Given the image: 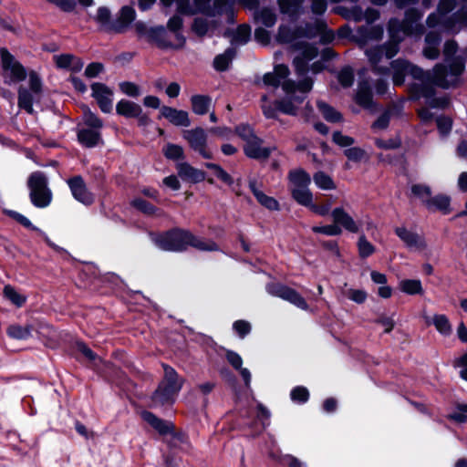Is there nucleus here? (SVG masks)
<instances>
[{
  "mask_svg": "<svg viewBox=\"0 0 467 467\" xmlns=\"http://www.w3.org/2000/svg\"><path fill=\"white\" fill-rule=\"evenodd\" d=\"M457 50L458 45L455 41H446L443 47L444 61L436 64L432 70H423L407 60H393L390 65L394 84H403L405 77L410 75L415 79L410 87L415 99H424L431 109H446L450 101L446 97H436V87L448 89L459 83L465 63L461 56H456Z\"/></svg>",
  "mask_w": 467,
  "mask_h": 467,
  "instance_id": "f257e3e1",
  "label": "nucleus"
},
{
  "mask_svg": "<svg viewBox=\"0 0 467 467\" xmlns=\"http://www.w3.org/2000/svg\"><path fill=\"white\" fill-rule=\"evenodd\" d=\"M318 56V49L311 44H303L301 53L294 58V66L298 77L302 78L298 82L288 79L289 68L283 64L276 65L274 72L264 75L263 82L265 86L278 88L282 86L285 97L275 100L273 104L267 103V96H262V110L265 118L276 119L277 112L290 116H297L298 106L304 102L307 93L313 88V80L305 77L308 70V63Z\"/></svg>",
  "mask_w": 467,
  "mask_h": 467,
  "instance_id": "f03ea898",
  "label": "nucleus"
},
{
  "mask_svg": "<svg viewBox=\"0 0 467 467\" xmlns=\"http://www.w3.org/2000/svg\"><path fill=\"white\" fill-rule=\"evenodd\" d=\"M423 12L416 7H410L405 11L404 18H391L388 24L390 40L380 46H376L366 50V55L372 66L373 71L380 76L388 75L389 68L386 64L400 49V43L405 36H411L420 37L425 33V26L421 23Z\"/></svg>",
  "mask_w": 467,
  "mask_h": 467,
  "instance_id": "7ed1b4c3",
  "label": "nucleus"
},
{
  "mask_svg": "<svg viewBox=\"0 0 467 467\" xmlns=\"http://www.w3.org/2000/svg\"><path fill=\"white\" fill-rule=\"evenodd\" d=\"M157 247L164 251L182 252L188 245L200 251H218V245L212 240H205L193 235L192 233L181 229H172L163 234L151 236Z\"/></svg>",
  "mask_w": 467,
  "mask_h": 467,
  "instance_id": "20e7f679",
  "label": "nucleus"
},
{
  "mask_svg": "<svg viewBox=\"0 0 467 467\" xmlns=\"http://www.w3.org/2000/svg\"><path fill=\"white\" fill-rule=\"evenodd\" d=\"M162 368L164 370L163 379L151 397L154 406L172 404L183 384V379L178 375L172 367L162 364Z\"/></svg>",
  "mask_w": 467,
  "mask_h": 467,
  "instance_id": "39448f33",
  "label": "nucleus"
},
{
  "mask_svg": "<svg viewBox=\"0 0 467 467\" xmlns=\"http://www.w3.org/2000/svg\"><path fill=\"white\" fill-rule=\"evenodd\" d=\"M29 198L36 208H46L52 201V192L48 188V181L42 171H34L27 180Z\"/></svg>",
  "mask_w": 467,
  "mask_h": 467,
  "instance_id": "423d86ee",
  "label": "nucleus"
},
{
  "mask_svg": "<svg viewBox=\"0 0 467 467\" xmlns=\"http://www.w3.org/2000/svg\"><path fill=\"white\" fill-rule=\"evenodd\" d=\"M29 88L21 86L18 88L17 104L18 107L26 110L28 114L35 112L33 105L40 101L42 95V81L37 73L31 71L29 73Z\"/></svg>",
  "mask_w": 467,
  "mask_h": 467,
  "instance_id": "0eeeda50",
  "label": "nucleus"
},
{
  "mask_svg": "<svg viewBox=\"0 0 467 467\" xmlns=\"http://www.w3.org/2000/svg\"><path fill=\"white\" fill-rule=\"evenodd\" d=\"M426 26L430 28L440 26L443 30L455 32L467 26V6L463 5L450 17L441 16L437 11L432 12L427 16Z\"/></svg>",
  "mask_w": 467,
  "mask_h": 467,
  "instance_id": "6e6552de",
  "label": "nucleus"
},
{
  "mask_svg": "<svg viewBox=\"0 0 467 467\" xmlns=\"http://www.w3.org/2000/svg\"><path fill=\"white\" fill-rule=\"evenodd\" d=\"M0 57L5 83L12 85L26 78L25 67L6 48L0 49Z\"/></svg>",
  "mask_w": 467,
  "mask_h": 467,
  "instance_id": "1a4fd4ad",
  "label": "nucleus"
},
{
  "mask_svg": "<svg viewBox=\"0 0 467 467\" xmlns=\"http://www.w3.org/2000/svg\"><path fill=\"white\" fill-rule=\"evenodd\" d=\"M365 18L368 25L358 26L356 31V37L360 43H366L368 40H378L383 36V27L381 26L371 25L375 20L379 17V11L368 8L365 12Z\"/></svg>",
  "mask_w": 467,
  "mask_h": 467,
  "instance_id": "9d476101",
  "label": "nucleus"
},
{
  "mask_svg": "<svg viewBox=\"0 0 467 467\" xmlns=\"http://www.w3.org/2000/svg\"><path fill=\"white\" fill-rule=\"evenodd\" d=\"M266 292L289 302L302 310H307L308 305L296 290L280 283H269L265 285Z\"/></svg>",
  "mask_w": 467,
  "mask_h": 467,
  "instance_id": "9b49d317",
  "label": "nucleus"
},
{
  "mask_svg": "<svg viewBox=\"0 0 467 467\" xmlns=\"http://www.w3.org/2000/svg\"><path fill=\"white\" fill-rule=\"evenodd\" d=\"M183 138L188 141L190 147L202 158H213V153L207 149V135L202 128L184 130Z\"/></svg>",
  "mask_w": 467,
  "mask_h": 467,
  "instance_id": "f8f14e48",
  "label": "nucleus"
},
{
  "mask_svg": "<svg viewBox=\"0 0 467 467\" xmlns=\"http://www.w3.org/2000/svg\"><path fill=\"white\" fill-rule=\"evenodd\" d=\"M67 183L75 200L87 206L94 202V195L88 190L80 175L69 178Z\"/></svg>",
  "mask_w": 467,
  "mask_h": 467,
  "instance_id": "ddd939ff",
  "label": "nucleus"
},
{
  "mask_svg": "<svg viewBox=\"0 0 467 467\" xmlns=\"http://www.w3.org/2000/svg\"><path fill=\"white\" fill-rule=\"evenodd\" d=\"M91 96L96 99L100 110L109 113L113 108V91L103 83L95 82L91 85Z\"/></svg>",
  "mask_w": 467,
  "mask_h": 467,
  "instance_id": "4468645a",
  "label": "nucleus"
},
{
  "mask_svg": "<svg viewBox=\"0 0 467 467\" xmlns=\"http://www.w3.org/2000/svg\"><path fill=\"white\" fill-rule=\"evenodd\" d=\"M395 234L410 251L420 252L427 247L424 238L416 232L405 227H396Z\"/></svg>",
  "mask_w": 467,
  "mask_h": 467,
  "instance_id": "2eb2a0df",
  "label": "nucleus"
},
{
  "mask_svg": "<svg viewBox=\"0 0 467 467\" xmlns=\"http://www.w3.org/2000/svg\"><path fill=\"white\" fill-rule=\"evenodd\" d=\"M304 0H277V5L282 15L295 23L306 13Z\"/></svg>",
  "mask_w": 467,
  "mask_h": 467,
  "instance_id": "dca6fc26",
  "label": "nucleus"
},
{
  "mask_svg": "<svg viewBox=\"0 0 467 467\" xmlns=\"http://www.w3.org/2000/svg\"><path fill=\"white\" fill-rule=\"evenodd\" d=\"M333 223L341 229L356 234L359 232V224L348 213L343 207H336L330 213Z\"/></svg>",
  "mask_w": 467,
  "mask_h": 467,
  "instance_id": "f3484780",
  "label": "nucleus"
},
{
  "mask_svg": "<svg viewBox=\"0 0 467 467\" xmlns=\"http://www.w3.org/2000/svg\"><path fill=\"white\" fill-rule=\"evenodd\" d=\"M135 18V10L131 6L125 5L120 9L119 16L109 26V31L122 33L130 26Z\"/></svg>",
  "mask_w": 467,
  "mask_h": 467,
  "instance_id": "a211bd4d",
  "label": "nucleus"
},
{
  "mask_svg": "<svg viewBox=\"0 0 467 467\" xmlns=\"http://www.w3.org/2000/svg\"><path fill=\"white\" fill-rule=\"evenodd\" d=\"M355 99L359 106L366 109L373 110L375 109L372 86L369 80L364 79L359 81Z\"/></svg>",
  "mask_w": 467,
  "mask_h": 467,
  "instance_id": "6ab92c4d",
  "label": "nucleus"
},
{
  "mask_svg": "<svg viewBox=\"0 0 467 467\" xmlns=\"http://www.w3.org/2000/svg\"><path fill=\"white\" fill-rule=\"evenodd\" d=\"M263 140L259 137H255L244 146V154L254 160H266L272 152V149L269 147H263Z\"/></svg>",
  "mask_w": 467,
  "mask_h": 467,
  "instance_id": "aec40b11",
  "label": "nucleus"
},
{
  "mask_svg": "<svg viewBox=\"0 0 467 467\" xmlns=\"http://www.w3.org/2000/svg\"><path fill=\"white\" fill-rule=\"evenodd\" d=\"M161 114L175 126L189 127L191 125L189 114L185 110L162 106L161 108Z\"/></svg>",
  "mask_w": 467,
  "mask_h": 467,
  "instance_id": "412c9836",
  "label": "nucleus"
},
{
  "mask_svg": "<svg viewBox=\"0 0 467 467\" xmlns=\"http://www.w3.org/2000/svg\"><path fill=\"white\" fill-rule=\"evenodd\" d=\"M141 417L161 435H166L171 433L173 434L174 437L176 436L175 433L173 432L174 426L171 421L160 419L150 411H143L141 413Z\"/></svg>",
  "mask_w": 467,
  "mask_h": 467,
  "instance_id": "4be33fe9",
  "label": "nucleus"
},
{
  "mask_svg": "<svg viewBox=\"0 0 467 467\" xmlns=\"http://www.w3.org/2000/svg\"><path fill=\"white\" fill-rule=\"evenodd\" d=\"M8 214H9L10 217L15 219L16 222L21 223L23 226H25L26 228H29V229H32L34 231H36L39 234V235H41L43 237V239L46 242V244L49 247L54 249L55 251H57V252H66L64 248H62V247L57 245L56 244H54L49 239V237L47 236V234L45 232L40 230L38 227L33 225L32 223L30 222V220L28 218H26V216H24L23 214H21V213H17L16 211H9Z\"/></svg>",
  "mask_w": 467,
  "mask_h": 467,
  "instance_id": "5701e85b",
  "label": "nucleus"
},
{
  "mask_svg": "<svg viewBox=\"0 0 467 467\" xmlns=\"http://www.w3.org/2000/svg\"><path fill=\"white\" fill-rule=\"evenodd\" d=\"M441 36L439 33L431 31L425 36V47L423 48V56L434 60L440 56V45Z\"/></svg>",
  "mask_w": 467,
  "mask_h": 467,
  "instance_id": "b1692460",
  "label": "nucleus"
},
{
  "mask_svg": "<svg viewBox=\"0 0 467 467\" xmlns=\"http://www.w3.org/2000/svg\"><path fill=\"white\" fill-rule=\"evenodd\" d=\"M179 176L184 180L193 183L202 182L205 179L204 171L198 170L186 162L177 165Z\"/></svg>",
  "mask_w": 467,
  "mask_h": 467,
  "instance_id": "393cba45",
  "label": "nucleus"
},
{
  "mask_svg": "<svg viewBox=\"0 0 467 467\" xmlns=\"http://www.w3.org/2000/svg\"><path fill=\"white\" fill-rule=\"evenodd\" d=\"M299 38H314L326 28V23L323 20L317 19L315 22H305L297 25Z\"/></svg>",
  "mask_w": 467,
  "mask_h": 467,
  "instance_id": "a878e982",
  "label": "nucleus"
},
{
  "mask_svg": "<svg viewBox=\"0 0 467 467\" xmlns=\"http://www.w3.org/2000/svg\"><path fill=\"white\" fill-rule=\"evenodd\" d=\"M299 38L298 26L281 24L278 27L275 40L280 44H290Z\"/></svg>",
  "mask_w": 467,
  "mask_h": 467,
  "instance_id": "bb28decb",
  "label": "nucleus"
},
{
  "mask_svg": "<svg viewBox=\"0 0 467 467\" xmlns=\"http://www.w3.org/2000/svg\"><path fill=\"white\" fill-rule=\"evenodd\" d=\"M149 38L155 42L160 48H174L177 47L167 38V32L163 26L152 27L148 31Z\"/></svg>",
  "mask_w": 467,
  "mask_h": 467,
  "instance_id": "cd10ccee",
  "label": "nucleus"
},
{
  "mask_svg": "<svg viewBox=\"0 0 467 467\" xmlns=\"http://www.w3.org/2000/svg\"><path fill=\"white\" fill-rule=\"evenodd\" d=\"M116 111L126 118H136L141 114L142 109L133 101L121 99L116 105Z\"/></svg>",
  "mask_w": 467,
  "mask_h": 467,
  "instance_id": "c85d7f7f",
  "label": "nucleus"
},
{
  "mask_svg": "<svg viewBox=\"0 0 467 467\" xmlns=\"http://www.w3.org/2000/svg\"><path fill=\"white\" fill-rule=\"evenodd\" d=\"M78 139L83 146L87 148H93L98 145L101 140V135L99 130L83 128L78 130Z\"/></svg>",
  "mask_w": 467,
  "mask_h": 467,
  "instance_id": "c756f323",
  "label": "nucleus"
},
{
  "mask_svg": "<svg viewBox=\"0 0 467 467\" xmlns=\"http://www.w3.org/2000/svg\"><path fill=\"white\" fill-rule=\"evenodd\" d=\"M450 202L451 199L449 196L445 194H438L435 196H431L430 200L426 201V208L429 211H441L443 213H448L450 212Z\"/></svg>",
  "mask_w": 467,
  "mask_h": 467,
  "instance_id": "7c9ffc66",
  "label": "nucleus"
},
{
  "mask_svg": "<svg viewBox=\"0 0 467 467\" xmlns=\"http://www.w3.org/2000/svg\"><path fill=\"white\" fill-rule=\"evenodd\" d=\"M192 109L197 115L209 112L212 106V98L207 95H193L191 97Z\"/></svg>",
  "mask_w": 467,
  "mask_h": 467,
  "instance_id": "2f4dec72",
  "label": "nucleus"
},
{
  "mask_svg": "<svg viewBox=\"0 0 467 467\" xmlns=\"http://www.w3.org/2000/svg\"><path fill=\"white\" fill-rule=\"evenodd\" d=\"M400 110L401 106L394 105L391 109H388L382 112L371 125L373 131L377 132L386 130L389 125L390 118L394 112L399 113Z\"/></svg>",
  "mask_w": 467,
  "mask_h": 467,
  "instance_id": "473e14b6",
  "label": "nucleus"
},
{
  "mask_svg": "<svg viewBox=\"0 0 467 467\" xmlns=\"http://www.w3.org/2000/svg\"><path fill=\"white\" fill-rule=\"evenodd\" d=\"M251 37V28L247 25L239 26L236 30L231 33V47L244 46L248 43Z\"/></svg>",
  "mask_w": 467,
  "mask_h": 467,
  "instance_id": "72a5a7b5",
  "label": "nucleus"
},
{
  "mask_svg": "<svg viewBox=\"0 0 467 467\" xmlns=\"http://www.w3.org/2000/svg\"><path fill=\"white\" fill-rule=\"evenodd\" d=\"M255 20L265 27H273L277 20L276 14L273 8L264 7L254 12Z\"/></svg>",
  "mask_w": 467,
  "mask_h": 467,
  "instance_id": "f704fd0d",
  "label": "nucleus"
},
{
  "mask_svg": "<svg viewBox=\"0 0 467 467\" xmlns=\"http://www.w3.org/2000/svg\"><path fill=\"white\" fill-rule=\"evenodd\" d=\"M235 47H228L223 54L217 55L213 59V67L217 71H224L235 57Z\"/></svg>",
  "mask_w": 467,
  "mask_h": 467,
  "instance_id": "c9c22d12",
  "label": "nucleus"
},
{
  "mask_svg": "<svg viewBox=\"0 0 467 467\" xmlns=\"http://www.w3.org/2000/svg\"><path fill=\"white\" fill-rule=\"evenodd\" d=\"M7 335L15 339L26 340L32 337V327L29 325H11L7 328Z\"/></svg>",
  "mask_w": 467,
  "mask_h": 467,
  "instance_id": "e433bc0d",
  "label": "nucleus"
},
{
  "mask_svg": "<svg viewBox=\"0 0 467 467\" xmlns=\"http://www.w3.org/2000/svg\"><path fill=\"white\" fill-rule=\"evenodd\" d=\"M317 106L327 121L336 123L342 119L341 114L326 102L318 100Z\"/></svg>",
  "mask_w": 467,
  "mask_h": 467,
  "instance_id": "4c0bfd02",
  "label": "nucleus"
},
{
  "mask_svg": "<svg viewBox=\"0 0 467 467\" xmlns=\"http://www.w3.org/2000/svg\"><path fill=\"white\" fill-rule=\"evenodd\" d=\"M293 198L299 204L308 207L313 202V195L308 187L292 188L291 190Z\"/></svg>",
  "mask_w": 467,
  "mask_h": 467,
  "instance_id": "58836bf2",
  "label": "nucleus"
},
{
  "mask_svg": "<svg viewBox=\"0 0 467 467\" xmlns=\"http://www.w3.org/2000/svg\"><path fill=\"white\" fill-rule=\"evenodd\" d=\"M289 178L293 188L308 187L311 182L309 174L303 170L292 171Z\"/></svg>",
  "mask_w": 467,
  "mask_h": 467,
  "instance_id": "ea45409f",
  "label": "nucleus"
},
{
  "mask_svg": "<svg viewBox=\"0 0 467 467\" xmlns=\"http://www.w3.org/2000/svg\"><path fill=\"white\" fill-rule=\"evenodd\" d=\"M431 324L435 327L439 333L443 336H449L451 333V325L449 318L442 314L434 315Z\"/></svg>",
  "mask_w": 467,
  "mask_h": 467,
  "instance_id": "a19ab883",
  "label": "nucleus"
},
{
  "mask_svg": "<svg viewBox=\"0 0 467 467\" xmlns=\"http://www.w3.org/2000/svg\"><path fill=\"white\" fill-rule=\"evenodd\" d=\"M3 292L5 297L17 307H21L26 301V297L25 296L19 294L13 286L9 285L4 287Z\"/></svg>",
  "mask_w": 467,
  "mask_h": 467,
  "instance_id": "79ce46f5",
  "label": "nucleus"
},
{
  "mask_svg": "<svg viewBox=\"0 0 467 467\" xmlns=\"http://www.w3.org/2000/svg\"><path fill=\"white\" fill-rule=\"evenodd\" d=\"M357 246L358 250V255L362 259L370 256L376 251L375 246L368 241L365 234H361L358 237Z\"/></svg>",
  "mask_w": 467,
  "mask_h": 467,
  "instance_id": "37998d69",
  "label": "nucleus"
},
{
  "mask_svg": "<svg viewBox=\"0 0 467 467\" xmlns=\"http://www.w3.org/2000/svg\"><path fill=\"white\" fill-rule=\"evenodd\" d=\"M316 185L322 190H333L336 185L330 176L324 171H317L313 176Z\"/></svg>",
  "mask_w": 467,
  "mask_h": 467,
  "instance_id": "c03bdc74",
  "label": "nucleus"
},
{
  "mask_svg": "<svg viewBox=\"0 0 467 467\" xmlns=\"http://www.w3.org/2000/svg\"><path fill=\"white\" fill-rule=\"evenodd\" d=\"M401 290L409 295H417L422 293L421 282L417 279H405L400 282Z\"/></svg>",
  "mask_w": 467,
  "mask_h": 467,
  "instance_id": "a18cd8bd",
  "label": "nucleus"
},
{
  "mask_svg": "<svg viewBox=\"0 0 467 467\" xmlns=\"http://www.w3.org/2000/svg\"><path fill=\"white\" fill-rule=\"evenodd\" d=\"M436 124L441 137L445 138L449 136L452 129L451 118L445 115H440L436 118Z\"/></svg>",
  "mask_w": 467,
  "mask_h": 467,
  "instance_id": "49530a36",
  "label": "nucleus"
},
{
  "mask_svg": "<svg viewBox=\"0 0 467 467\" xmlns=\"http://www.w3.org/2000/svg\"><path fill=\"white\" fill-rule=\"evenodd\" d=\"M83 119L88 129L100 130L103 127L102 120L88 108L84 109Z\"/></svg>",
  "mask_w": 467,
  "mask_h": 467,
  "instance_id": "de8ad7c7",
  "label": "nucleus"
},
{
  "mask_svg": "<svg viewBox=\"0 0 467 467\" xmlns=\"http://www.w3.org/2000/svg\"><path fill=\"white\" fill-rule=\"evenodd\" d=\"M290 399L295 403L304 404L309 400V391L304 386H296L292 389Z\"/></svg>",
  "mask_w": 467,
  "mask_h": 467,
  "instance_id": "09e8293b",
  "label": "nucleus"
},
{
  "mask_svg": "<svg viewBox=\"0 0 467 467\" xmlns=\"http://www.w3.org/2000/svg\"><path fill=\"white\" fill-rule=\"evenodd\" d=\"M131 205L147 215L157 214V212H159V210L154 205L141 198H135L131 202Z\"/></svg>",
  "mask_w": 467,
  "mask_h": 467,
  "instance_id": "8fccbe9b",
  "label": "nucleus"
},
{
  "mask_svg": "<svg viewBox=\"0 0 467 467\" xmlns=\"http://www.w3.org/2000/svg\"><path fill=\"white\" fill-rule=\"evenodd\" d=\"M182 26V18L177 15L171 17L167 24L168 28L176 34V37L180 41V47H182L185 42V38L179 32Z\"/></svg>",
  "mask_w": 467,
  "mask_h": 467,
  "instance_id": "3c124183",
  "label": "nucleus"
},
{
  "mask_svg": "<svg viewBox=\"0 0 467 467\" xmlns=\"http://www.w3.org/2000/svg\"><path fill=\"white\" fill-rule=\"evenodd\" d=\"M163 153L167 159L178 161L181 159H183V149L177 145L172 143H168L163 148Z\"/></svg>",
  "mask_w": 467,
  "mask_h": 467,
  "instance_id": "603ef678",
  "label": "nucleus"
},
{
  "mask_svg": "<svg viewBox=\"0 0 467 467\" xmlns=\"http://www.w3.org/2000/svg\"><path fill=\"white\" fill-rule=\"evenodd\" d=\"M165 5H169L171 2H175L177 10L181 14L191 15L195 12V6L191 3V0H161Z\"/></svg>",
  "mask_w": 467,
  "mask_h": 467,
  "instance_id": "864d4df0",
  "label": "nucleus"
},
{
  "mask_svg": "<svg viewBox=\"0 0 467 467\" xmlns=\"http://www.w3.org/2000/svg\"><path fill=\"white\" fill-rule=\"evenodd\" d=\"M411 192L426 205V201L431 196L430 186L425 184H414L411 186Z\"/></svg>",
  "mask_w": 467,
  "mask_h": 467,
  "instance_id": "5fc2aeb1",
  "label": "nucleus"
},
{
  "mask_svg": "<svg viewBox=\"0 0 467 467\" xmlns=\"http://www.w3.org/2000/svg\"><path fill=\"white\" fill-rule=\"evenodd\" d=\"M337 80L344 88L352 86L354 81L353 69L350 67H343L337 74Z\"/></svg>",
  "mask_w": 467,
  "mask_h": 467,
  "instance_id": "6e6d98bb",
  "label": "nucleus"
},
{
  "mask_svg": "<svg viewBox=\"0 0 467 467\" xmlns=\"http://www.w3.org/2000/svg\"><path fill=\"white\" fill-rule=\"evenodd\" d=\"M236 134L245 142L256 137L254 129L248 124H240L235 128Z\"/></svg>",
  "mask_w": 467,
  "mask_h": 467,
  "instance_id": "4d7b16f0",
  "label": "nucleus"
},
{
  "mask_svg": "<svg viewBox=\"0 0 467 467\" xmlns=\"http://www.w3.org/2000/svg\"><path fill=\"white\" fill-rule=\"evenodd\" d=\"M210 28V24L207 18L204 17H196L192 24V31L202 36L207 34Z\"/></svg>",
  "mask_w": 467,
  "mask_h": 467,
  "instance_id": "13d9d810",
  "label": "nucleus"
},
{
  "mask_svg": "<svg viewBox=\"0 0 467 467\" xmlns=\"http://www.w3.org/2000/svg\"><path fill=\"white\" fill-rule=\"evenodd\" d=\"M233 329L240 338H244L248 334H250L252 327L248 321L241 319L234 322Z\"/></svg>",
  "mask_w": 467,
  "mask_h": 467,
  "instance_id": "bf43d9fd",
  "label": "nucleus"
},
{
  "mask_svg": "<svg viewBox=\"0 0 467 467\" xmlns=\"http://www.w3.org/2000/svg\"><path fill=\"white\" fill-rule=\"evenodd\" d=\"M256 200L261 205L268 210L276 211L279 209L278 202L275 198L267 196L263 192L260 194H256Z\"/></svg>",
  "mask_w": 467,
  "mask_h": 467,
  "instance_id": "052dcab7",
  "label": "nucleus"
},
{
  "mask_svg": "<svg viewBox=\"0 0 467 467\" xmlns=\"http://www.w3.org/2000/svg\"><path fill=\"white\" fill-rule=\"evenodd\" d=\"M312 230L314 233L323 234L328 236H337L342 233V229L336 225V223L323 226H314Z\"/></svg>",
  "mask_w": 467,
  "mask_h": 467,
  "instance_id": "680f3d73",
  "label": "nucleus"
},
{
  "mask_svg": "<svg viewBox=\"0 0 467 467\" xmlns=\"http://www.w3.org/2000/svg\"><path fill=\"white\" fill-rule=\"evenodd\" d=\"M449 418L456 422L464 423L467 421V404H461L456 407Z\"/></svg>",
  "mask_w": 467,
  "mask_h": 467,
  "instance_id": "e2e57ef3",
  "label": "nucleus"
},
{
  "mask_svg": "<svg viewBox=\"0 0 467 467\" xmlns=\"http://www.w3.org/2000/svg\"><path fill=\"white\" fill-rule=\"evenodd\" d=\"M119 88L124 94L132 98H137L140 94L139 86L133 82H121L119 83Z\"/></svg>",
  "mask_w": 467,
  "mask_h": 467,
  "instance_id": "0e129e2a",
  "label": "nucleus"
},
{
  "mask_svg": "<svg viewBox=\"0 0 467 467\" xmlns=\"http://www.w3.org/2000/svg\"><path fill=\"white\" fill-rule=\"evenodd\" d=\"M375 144L379 149L394 150L400 146V140L398 138H391L389 140L377 139Z\"/></svg>",
  "mask_w": 467,
  "mask_h": 467,
  "instance_id": "69168bd1",
  "label": "nucleus"
},
{
  "mask_svg": "<svg viewBox=\"0 0 467 467\" xmlns=\"http://www.w3.org/2000/svg\"><path fill=\"white\" fill-rule=\"evenodd\" d=\"M96 19L99 23H100L106 30L109 31V26L111 24L110 20V11L105 7L100 6L97 11Z\"/></svg>",
  "mask_w": 467,
  "mask_h": 467,
  "instance_id": "338daca9",
  "label": "nucleus"
},
{
  "mask_svg": "<svg viewBox=\"0 0 467 467\" xmlns=\"http://www.w3.org/2000/svg\"><path fill=\"white\" fill-rule=\"evenodd\" d=\"M456 7V2L455 0H440L438 6H437V12L441 16L446 17V16L454 10Z\"/></svg>",
  "mask_w": 467,
  "mask_h": 467,
  "instance_id": "774afa93",
  "label": "nucleus"
}]
</instances>
